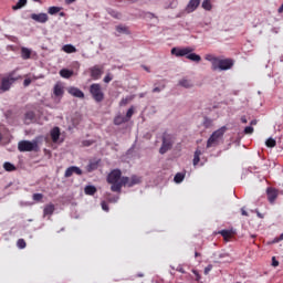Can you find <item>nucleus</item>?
I'll return each mask as SVG.
<instances>
[{
  "mask_svg": "<svg viewBox=\"0 0 283 283\" xmlns=\"http://www.w3.org/2000/svg\"><path fill=\"white\" fill-rule=\"evenodd\" d=\"M106 180L108 185H112L111 191L120 193L123 187L127 185L129 177H123V172L120 171V169H114L108 174Z\"/></svg>",
  "mask_w": 283,
  "mask_h": 283,
  "instance_id": "nucleus-1",
  "label": "nucleus"
},
{
  "mask_svg": "<svg viewBox=\"0 0 283 283\" xmlns=\"http://www.w3.org/2000/svg\"><path fill=\"white\" fill-rule=\"evenodd\" d=\"M171 54L174 56L180 57V56H186L189 61H193V63H200L202 61V57L193 52L192 48H172L171 49Z\"/></svg>",
  "mask_w": 283,
  "mask_h": 283,
  "instance_id": "nucleus-2",
  "label": "nucleus"
},
{
  "mask_svg": "<svg viewBox=\"0 0 283 283\" xmlns=\"http://www.w3.org/2000/svg\"><path fill=\"white\" fill-rule=\"evenodd\" d=\"M176 142V137L171 134L164 133L161 147L159 148V154L165 155L167 151L174 147V143Z\"/></svg>",
  "mask_w": 283,
  "mask_h": 283,
  "instance_id": "nucleus-3",
  "label": "nucleus"
},
{
  "mask_svg": "<svg viewBox=\"0 0 283 283\" xmlns=\"http://www.w3.org/2000/svg\"><path fill=\"white\" fill-rule=\"evenodd\" d=\"M90 94L95 103H103V101H105V93H103V87L98 83H94L90 86Z\"/></svg>",
  "mask_w": 283,
  "mask_h": 283,
  "instance_id": "nucleus-4",
  "label": "nucleus"
},
{
  "mask_svg": "<svg viewBox=\"0 0 283 283\" xmlns=\"http://www.w3.org/2000/svg\"><path fill=\"white\" fill-rule=\"evenodd\" d=\"M19 151H39L38 140H21L18 144Z\"/></svg>",
  "mask_w": 283,
  "mask_h": 283,
  "instance_id": "nucleus-5",
  "label": "nucleus"
},
{
  "mask_svg": "<svg viewBox=\"0 0 283 283\" xmlns=\"http://www.w3.org/2000/svg\"><path fill=\"white\" fill-rule=\"evenodd\" d=\"M226 132L227 128L224 126L213 132L207 142V148L209 149L210 147H213L218 143V140H220V138L224 136Z\"/></svg>",
  "mask_w": 283,
  "mask_h": 283,
  "instance_id": "nucleus-6",
  "label": "nucleus"
},
{
  "mask_svg": "<svg viewBox=\"0 0 283 283\" xmlns=\"http://www.w3.org/2000/svg\"><path fill=\"white\" fill-rule=\"evenodd\" d=\"M233 67V60L231 59H218L216 63V71L220 70V72H224L227 70H231Z\"/></svg>",
  "mask_w": 283,
  "mask_h": 283,
  "instance_id": "nucleus-7",
  "label": "nucleus"
},
{
  "mask_svg": "<svg viewBox=\"0 0 283 283\" xmlns=\"http://www.w3.org/2000/svg\"><path fill=\"white\" fill-rule=\"evenodd\" d=\"M103 66L101 65H94L92 67L88 69V72L91 74V78H93V81H98V78H101V76H103Z\"/></svg>",
  "mask_w": 283,
  "mask_h": 283,
  "instance_id": "nucleus-8",
  "label": "nucleus"
},
{
  "mask_svg": "<svg viewBox=\"0 0 283 283\" xmlns=\"http://www.w3.org/2000/svg\"><path fill=\"white\" fill-rule=\"evenodd\" d=\"M266 193H268V200L270 205H273L275 200H277V196H280V192L277 191V189L271 188V187L266 189Z\"/></svg>",
  "mask_w": 283,
  "mask_h": 283,
  "instance_id": "nucleus-9",
  "label": "nucleus"
},
{
  "mask_svg": "<svg viewBox=\"0 0 283 283\" xmlns=\"http://www.w3.org/2000/svg\"><path fill=\"white\" fill-rule=\"evenodd\" d=\"M67 93L71 94V96H74V98H85V93L75 86H70Z\"/></svg>",
  "mask_w": 283,
  "mask_h": 283,
  "instance_id": "nucleus-10",
  "label": "nucleus"
},
{
  "mask_svg": "<svg viewBox=\"0 0 283 283\" xmlns=\"http://www.w3.org/2000/svg\"><path fill=\"white\" fill-rule=\"evenodd\" d=\"M31 19L36 21V23H48L50 18L48 17V13H32Z\"/></svg>",
  "mask_w": 283,
  "mask_h": 283,
  "instance_id": "nucleus-11",
  "label": "nucleus"
},
{
  "mask_svg": "<svg viewBox=\"0 0 283 283\" xmlns=\"http://www.w3.org/2000/svg\"><path fill=\"white\" fill-rule=\"evenodd\" d=\"M12 83H14V77H3L1 82L2 92H8V90H10V87L12 86Z\"/></svg>",
  "mask_w": 283,
  "mask_h": 283,
  "instance_id": "nucleus-12",
  "label": "nucleus"
},
{
  "mask_svg": "<svg viewBox=\"0 0 283 283\" xmlns=\"http://www.w3.org/2000/svg\"><path fill=\"white\" fill-rule=\"evenodd\" d=\"M140 182H143V178L133 175L130 178L128 177L127 184H124V187H134L136 185H140Z\"/></svg>",
  "mask_w": 283,
  "mask_h": 283,
  "instance_id": "nucleus-13",
  "label": "nucleus"
},
{
  "mask_svg": "<svg viewBox=\"0 0 283 283\" xmlns=\"http://www.w3.org/2000/svg\"><path fill=\"white\" fill-rule=\"evenodd\" d=\"M200 6V0H190L187 4V12H196Z\"/></svg>",
  "mask_w": 283,
  "mask_h": 283,
  "instance_id": "nucleus-14",
  "label": "nucleus"
},
{
  "mask_svg": "<svg viewBox=\"0 0 283 283\" xmlns=\"http://www.w3.org/2000/svg\"><path fill=\"white\" fill-rule=\"evenodd\" d=\"M50 134H51L52 143H59V138H61V128L55 126V127L52 128Z\"/></svg>",
  "mask_w": 283,
  "mask_h": 283,
  "instance_id": "nucleus-15",
  "label": "nucleus"
},
{
  "mask_svg": "<svg viewBox=\"0 0 283 283\" xmlns=\"http://www.w3.org/2000/svg\"><path fill=\"white\" fill-rule=\"evenodd\" d=\"M219 235H222L223 240L226 242H229V240H231V238H233L235 235V231H233V230H221V231H219Z\"/></svg>",
  "mask_w": 283,
  "mask_h": 283,
  "instance_id": "nucleus-16",
  "label": "nucleus"
},
{
  "mask_svg": "<svg viewBox=\"0 0 283 283\" xmlns=\"http://www.w3.org/2000/svg\"><path fill=\"white\" fill-rule=\"evenodd\" d=\"M53 94L54 96H56L57 98L63 97V94H65V91L63 90V85H61V83H56L53 87Z\"/></svg>",
  "mask_w": 283,
  "mask_h": 283,
  "instance_id": "nucleus-17",
  "label": "nucleus"
},
{
  "mask_svg": "<svg viewBox=\"0 0 283 283\" xmlns=\"http://www.w3.org/2000/svg\"><path fill=\"white\" fill-rule=\"evenodd\" d=\"M87 174H92V171H96L98 169V160H91L88 165L85 167Z\"/></svg>",
  "mask_w": 283,
  "mask_h": 283,
  "instance_id": "nucleus-18",
  "label": "nucleus"
},
{
  "mask_svg": "<svg viewBox=\"0 0 283 283\" xmlns=\"http://www.w3.org/2000/svg\"><path fill=\"white\" fill-rule=\"evenodd\" d=\"M178 85L185 87L186 90H191L193 87V82L191 80L182 78L179 81Z\"/></svg>",
  "mask_w": 283,
  "mask_h": 283,
  "instance_id": "nucleus-19",
  "label": "nucleus"
},
{
  "mask_svg": "<svg viewBox=\"0 0 283 283\" xmlns=\"http://www.w3.org/2000/svg\"><path fill=\"white\" fill-rule=\"evenodd\" d=\"M55 207L53 203H49L46 206H44V209H43V216H52L55 211Z\"/></svg>",
  "mask_w": 283,
  "mask_h": 283,
  "instance_id": "nucleus-20",
  "label": "nucleus"
},
{
  "mask_svg": "<svg viewBox=\"0 0 283 283\" xmlns=\"http://www.w3.org/2000/svg\"><path fill=\"white\" fill-rule=\"evenodd\" d=\"M60 76L62 78H72V76H74V71L67 70V69H62L60 71Z\"/></svg>",
  "mask_w": 283,
  "mask_h": 283,
  "instance_id": "nucleus-21",
  "label": "nucleus"
},
{
  "mask_svg": "<svg viewBox=\"0 0 283 283\" xmlns=\"http://www.w3.org/2000/svg\"><path fill=\"white\" fill-rule=\"evenodd\" d=\"M21 56L23 59V61H28V59H30V56H32V51L25 46L21 48Z\"/></svg>",
  "mask_w": 283,
  "mask_h": 283,
  "instance_id": "nucleus-22",
  "label": "nucleus"
},
{
  "mask_svg": "<svg viewBox=\"0 0 283 283\" xmlns=\"http://www.w3.org/2000/svg\"><path fill=\"white\" fill-rule=\"evenodd\" d=\"M218 59L219 57H216L212 54H207L206 55V61H209L212 64L211 70L213 72H216V63H218Z\"/></svg>",
  "mask_w": 283,
  "mask_h": 283,
  "instance_id": "nucleus-23",
  "label": "nucleus"
},
{
  "mask_svg": "<svg viewBox=\"0 0 283 283\" xmlns=\"http://www.w3.org/2000/svg\"><path fill=\"white\" fill-rule=\"evenodd\" d=\"M62 50L66 54H74L76 52V46H74L72 44H65V45H63Z\"/></svg>",
  "mask_w": 283,
  "mask_h": 283,
  "instance_id": "nucleus-24",
  "label": "nucleus"
},
{
  "mask_svg": "<svg viewBox=\"0 0 283 283\" xmlns=\"http://www.w3.org/2000/svg\"><path fill=\"white\" fill-rule=\"evenodd\" d=\"M201 8H203V10H207L208 12H211V10L213 9V4H211V0H203Z\"/></svg>",
  "mask_w": 283,
  "mask_h": 283,
  "instance_id": "nucleus-25",
  "label": "nucleus"
},
{
  "mask_svg": "<svg viewBox=\"0 0 283 283\" xmlns=\"http://www.w3.org/2000/svg\"><path fill=\"white\" fill-rule=\"evenodd\" d=\"M4 171H17V166L11 164L10 161H6L3 164Z\"/></svg>",
  "mask_w": 283,
  "mask_h": 283,
  "instance_id": "nucleus-26",
  "label": "nucleus"
},
{
  "mask_svg": "<svg viewBox=\"0 0 283 283\" xmlns=\"http://www.w3.org/2000/svg\"><path fill=\"white\" fill-rule=\"evenodd\" d=\"M84 192L86 196H94V193H96V188L94 186H86Z\"/></svg>",
  "mask_w": 283,
  "mask_h": 283,
  "instance_id": "nucleus-27",
  "label": "nucleus"
},
{
  "mask_svg": "<svg viewBox=\"0 0 283 283\" xmlns=\"http://www.w3.org/2000/svg\"><path fill=\"white\" fill-rule=\"evenodd\" d=\"M28 4V0H19L15 6L12 7V10H21L24 6Z\"/></svg>",
  "mask_w": 283,
  "mask_h": 283,
  "instance_id": "nucleus-28",
  "label": "nucleus"
},
{
  "mask_svg": "<svg viewBox=\"0 0 283 283\" xmlns=\"http://www.w3.org/2000/svg\"><path fill=\"white\" fill-rule=\"evenodd\" d=\"M123 123H127V119L122 115H117L114 118V125H123Z\"/></svg>",
  "mask_w": 283,
  "mask_h": 283,
  "instance_id": "nucleus-29",
  "label": "nucleus"
},
{
  "mask_svg": "<svg viewBox=\"0 0 283 283\" xmlns=\"http://www.w3.org/2000/svg\"><path fill=\"white\" fill-rule=\"evenodd\" d=\"M130 101H134V96H132V95L122 98L120 102H119L120 107H125V105L130 103Z\"/></svg>",
  "mask_w": 283,
  "mask_h": 283,
  "instance_id": "nucleus-30",
  "label": "nucleus"
},
{
  "mask_svg": "<svg viewBox=\"0 0 283 283\" xmlns=\"http://www.w3.org/2000/svg\"><path fill=\"white\" fill-rule=\"evenodd\" d=\"M200 156H202V151L200 149H197L195 151V156H193V165L196 167V165H198V163H200Z\"/></svg>",
  "mask_w": 283,
  "mask_h": 283,
  "instance_id": "nucleus-31",
  "label": "nucleus"
},
{
  "mask_svg": "<svg viewBox=\"0 0 283 283\" xmlns=\"http://www.w3.org/2000/svg\"><path fill=\"white\" fill-rule=\"evenodd\" d=\"M182 180H185V174H182V172H177V174L175 175L174 181H175L177 185H180V182H182Z\"/></svg>",
  "mask_w": 283,
  "mask_h": 283,
  "instance_id": "nucleus-32",
  "label": "nucleus"
},
{
  "mask_svg": "<svg viewBox=\"0 0 283 283\" xmlns=\"http://www.w3.org/2000/svg\"><path fill=\"white\" fill-rule=\"evenodd\" d=\"M116 32H118L119 34H128L129 30L127 29V27L117 25L116 27Z\"/></svg>",
  "mask_w": 283,
  "mask_h": 283,
  "instance_id": "nucleus-33",
  "label": "nucleus"
},
{
  "mask_svg": "<svg viewBox=\"0 0 283 283\" xmlns=\"http://www.w3.org/2000/svg\"><path fill=\"white\" fill-rule=\"evenodd\" d=\"M72 176H74V166L69 167L64 174L65 178H72Z\"/></svg>",
  "mask_w": 283,
  "mask_h": 283,
  "instance_id": "nucleus-34",
  "label": "nucleus"
},
{
  "mask_svg": "<svg viewBox=\"0 0 283 283\" xmlns=\"http://www.w3.org/2000/svg\"><path fill=\"white\" fill-rule=\"evenodd\" d=\"M48 12L49 14H59V12H61V7H50Z\"/></svg>",
  "mask_w": 283,
  "mask_h": 283,
  "instance_id": "nucleus-35",
  "label": "nucleus"
},
{
  "mask_svg": "<svg viewBox=\"0 0 283 283\" xmlns=\"http://www.w3.org/2000/svg\"><path fill=\"white\" fill-rule=\"evenodd\" d=\"M265 145H266V147L273 148V147H275V145H277V142H275V139H273V138H269L265 142Z\"/></svg>",
  "mask_w": 283,
  "mask_h": 283,
  "instance_id": "nucleus-36",
  "label": "nucleus"
},
{
  "mask_svg": "<svg viewBox=\"0 0 283 283\" xmlns=\"http://www.w3.org/2000/svg\"><path fill=\"white\" fill-rule=\"evenodd\" d=\"M253 132H255V128H253L252 126H247L243 130V134L250 136L251 134H253Z\"/></svg>",
  "mask_w": 283,
  "mask_h": 283,
  "instance_id": "nucleus-37",
  "label": "nucleus"
},
{
  "mask_svg": "<svg viewBox=\"0 0 283 283\" xmlns=\"http://www.w3.org/2000/svg\"><path fill=\"white\" fill-rule=\"evenodd\" d=\"M32 198L35 202H41L43 200V193H34Z\"/></svg>",
  "mask_w": 283,
  "mask_h": 283,
  "instance_id": "nucleus-38",
  "label": "nucleus"
},
{
  "mask_svg": "<svg viewBox=\"0 0 283 283\" xmlns=\"http://www.w3.org/2000/svg\"><path fill=\"white\" fill-rule=\"evenodd\" d=\"M17 245L19 249H25V247H27L25 240L19 239L17 242Z\"/></svg>",
  "mask_w": 283,
  "mask_h": 283,
  "instance_id": "nucleus-39",
  "label": "nucleus"
},
{
  "mask_svg": "<svg viewBox=\"0 0 283 283\" xmlns=\"http://www.w3.org/2000/svg\"><path fill=\"white\" fill-rule=\"evenodd\" d=\"M133 116H134V106L128 108V111L126 113V119L129 120V118H132Z\"/></svg>",
  "mask_w": 283,
  "mask_h": 283,
  "instance_id": "nucleus-40",
  "label": "nucleus"
},
{
  "mask_svg": "<svg viewBox=\"0 0 283 283\" xmlns=\"http://www.w3.org/2000/svg\"><path fill=\"white\" fill-rule=\"evenodd\" d=\"M73 174H76V176H83V170L76 166H73Z\"/></svg>",
  "mask_w": 283,
  "mask_h": 283,
  "instance_id": "nucleus-41",
  "label": "nucleus"
},
{
  "mask_svg": "<svg viewBox=\"0 0 283 283\" xmlns=\"http://www.w3.org/2000/svg\"><path fill=\"white\" fill-rule=\"evenodd\" d=\"M213 270V265L209 264L208 266L205 268V275H209V273H211V271Z\"/></svg>",
  "mask_w": 283,
  "mask_h": 283,
  "instance_id": "nucleus-42",
  "label": "nucleus"
},
{
  "mask_svg": "<svg viewBox=\"0 0 283 283\" xmlns=\"http://www.w3.org/2000/svg\"><path fill=\"white\" fill-rule=\"evenodd\" d=\"M211 119H209V117H205V120H203V126H206L207 128L211 127Z\"/></svg>",
  "mask_w": 283,
  "mask_h": 283,
  "instance_id": "nucleus-43",
  "label": "nucleus"
},
{
  "mask_svg": "<svg viewBox=\"0 0 283 283\" xmlns=\"http://www.w3.org/2000/svg\"><path fill=\"white\" fill-rule=\"evenodd\" d=\"M102 209L103 211H109V206L107 205V202L102 201Z\"/></svg>",
  "mask_w": 283,
  "mask_h": 283,
  "instance_id": "nucleus-44",
  "label": "nucleus"
},
{
  "mask_svg": "<svg viewBox=\"0 0 283 283\" xmlns=\"http://www.w3.org/2000/svg\"><path fill=\"white\" fill-rule=\"evenodd\" d=\"M163 90H165V85H163L161 88H160V87H155V88H153V93H154V94L160 93V92H163Z\"/></svg>",
  "mask_w": 283,
  "mask_h": 283,
  "instance_id": "nucleus-45",
  "label": "nucleus"
},
{
  "mask_svg": "<svg viewBox=\"0 0 283 283\" xmlns=\"http://www.w3.org/2000/svg\"><path fill=\"white\" fill-rule=\"evenodd\" d=\"M92 145H94V142H92V140H84V142H83V146H84V147H90V146H92Z\"/></svg>",
  "mask_w": 283,
  "mask_h": 283,
  "instance_id": "nucleus-46",
  "label": "nucleus"
},
{
  "mask_svg": "<svg viewBox=\"0 0 283 283\" xmlns=\"http://www.w3.org/2000/svg\"><path fill=\"white\" fill-rule=\"evenodd\" d=\"M112 75L111 74H107L105 77H104V83H111L112 81Z\"/></svg>",
  "mask_w": 283,
  "mask_h": 283,
  "instance_id": "nucleus-47",
  "label": "nucleus"
},
{
  "mask_svg": "<svg viewBox=\"0 0 283 283\" xmlns=\"http://www.w3.org/2000/svg\"><path fill=\"white\" fill-rule=\"evenodd\" d=\"M272 266H280V261H276L275 256L272 258Z\"/></svg>",
  "mask_w": 283,
  "mask_h": 283,
  "instance_id": "nucleus-48",
  "label": "nucleus"
},
{
  "mask_svg": "<svg viewBox=\"0 0 283 283\" xmlns=\"http://www.w3.org/2000/svg\"><path fill=\"white\" fill-rule=\"evenodd\" d=\"M32 83V80L25 78L23 82L24 87H28Z\"/></svg>",
  "mask_w": 283,
  "mask_h": 283,
  "instance_id": "nucleus-49",
  "label": "nucleus"
},
{
  "mask_svg": "<svg viewBox=\"0 0 283 283\" xmlns=\"http://www.w3.org/2000/svg\"><path fill=\"white\" fill-rule=\"evenodd\" d=\"M241 123L243 124V125H247L248 123H249V120L247 119V116H241Z\"/></svg>",
  "mask_w": 283,
  "mask_h": 283,
  "instance_id": "nucleus-50",
  "label": "nucleus"
},
{
  "mask_svg": "<svg viewBox=\"0 0 283 283\" xmlns=\"http://www.w3.org/2000/svg\"><path fill=\"white\" fill-rule=\"evenodd\" d=\"M255 125H258V119H252L250 122V127H255Z\"/></svg>",
  "mask_w": 283,
  "mask_h": 283,
  "instance_id": "nucleus-51",
  "label": "nucleus"
},
{
  "mask_svg": "<svg viewBox=\"0 0 283 283\" xmlns=\"http://www.w3.org/2000/svg\"><path fill=\"white\" fill-rule=\"evenodd\" d=\"M25 117L32 119L34 118V113H27Z\"/></svg>",
  "mask_w": 283,
  "mask_h": 283,
  "instance_id": "nucleus-52",
  "label": "nucleus"
},
{
  "mask_svg": "<svg viewBox=\"0 0 283 283\" xmlns=\"http://www.w3.org/2000/svg\"><path fill=\"white\" fill-rule=\"evenodd\" d=\"M195 275H196V281L200 282V274L197 271H193Z\"/></svg>",
  "mask_w": 283,
  "mask_h": 283,
  "instance_id": "nucleus-53",
  "label": "nucleus"
},
{
  "mask_svg": "<svg viewBox=\"0 0 283 283\" xmlns=\"http://www.w3.org/2000/svg\"><path fill=\"white\" fill-rule=\"evenodd\" d=\"M241 216H249V212H247V210H244V208L241 209Z\"/></svg>",
  "mask_w": 283,
  "mask_h": 283,
  "instance_id": "nucleus-54",
  "label": "nucleus"
},
{
  "mask_svg": "<svg viewBox=\"0 0 283 283\" xmlns=\"http://www.w3.org/2000/svg\"><path fill=\"white\" fill-rule=\"evenodd\" d=\"M74 1H76V0H65V3H66V6H70L72 3H74Z\"/></svg>",
  "mask_w": 283,
  "mask_h": 283,
  "instance_id": "nucleus-55",
  "label": "nucleus"
},
{
  "mask_svg": "<svg viewBox=\"0 0 283 283\" xmlns=\"http://www.w3.org/2000/svg\"><path fill=\"white\" fill-rule=\"evenodd\" d=\"M113 14V17L115 18V19H119L120 18V13H112Z\"/></svg>",
  "mask_w": 283,
  "mask_h": 283,
  "instance_id": "nucleus-56",
  "label": "nucleus"
},
{
  "mask_svg": "<svg viewBox=\"0 0 283 283\" xmlns=\"http://www.w3.org/2000/svg\"><path fill=\"white\" fill-rule=\"evenodd\" d=\"M277 12H279V14H282V12H283V4L279 8Z\"/></svg>",
  "mask_w": 283,
  "mask_h": 283,
  "instance_id": "nucleus-57",
  "label": "nucleus"
},
{
  "mask_svg": "<svg viewBox=\"0 0 283 283\" xmlns=\"http://www.w3.org/2000/svg\"><path fill=\"white\" fill-rule=\"evenodd\" d=\"M195 258H200V252H195Z\"/></svg>",
  "mask_w": 283,
  "mask_h": 283,
  "instance_id": "nucleus-58",
  "label": "nucleus"
},
{
  "mask_svg": "<svg viewBox=\"0 0 283 283\" xmlns=\"http://www.w3.org/2000/svg\"><path fill=\"white\" fill-rule=\"evenodd\" d=\"M143 69L146 71V72H150L149 69L147 66H143Z\"/></svg>",
  "mask_w": 283,
  "mask_h": 283,
  "instance_id": "nucleus-59",
  "label": "nucleus"
},
{
  "mask_svg": "<svg viewBox=\"0 0 283 283\" xmlns=\"http://www.w3.org/2000/svg\"><path fill=\"white\" fill-rule=\"evenodd\" d=\"M60 17H65V12H60Z\"/></svg>",
  "mask_w": 283,
  "mask_h": 283,
  "instance_id": "nucleus-60",
  "label": "nucleus"
},
{
  "mask_svg": "<svg viewBox=\"0 0 283 283\" xmlns=\"http://www.w3.org/2000/svg\"><path fill=\"white\" fill-rule=\"evenodd\" d=\"M139 96H140V98H143L145 96V93H142Z\"/></svg>",
  "mask_w": 283,
  "mask_h": 283,
  "instance_id": "nucleus-61",
  "label": "nucleus"
},
{
  "mask_svg": "<svg viewBox=\"0 0 283 283\" xmlns=\"http://www.w3.org/2000/svg\"><path fill=\"white\" fill-rule=\"evenodd\" d=\"M3 139V135H1V133H0V140H2Z\"/></svg>",
  "mask_w": 283,
  "mask_h": 283,
  "instance_id": "nucleus-62",
  "label": "nucleus"
},
{
  "mask_svg": "<svg viewBox=\"0 0 283 283\" xmlns=\"http://www.w3.org/2000/svg\"><path fill=\"white\" fill-rule=\"evenodd\" d=\"M259 218H262V214L258 213Z\"/></svg>",
  "mask_w": 283,
  "mask_h": 283,
  "instance_id": "nucleus-63",
  "label": "nucleus"
},
{
  "mask_svg": "<svg viewBox=\"0 0 283 283\" xmlns=\"http://www.w3.org/2000/svg\"><path fill=\"white\" fill-rule=\"evenodd\" d=\"M33 1L39 2V1H41V0H33Z\"/></svg>",
  "mask_w": 283,
  "mask_h": 283,
  "instance_id": "nucleus-64",
  "label": "nucleus"
}]
</instances>
